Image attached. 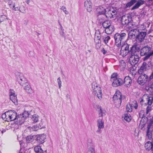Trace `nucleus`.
I'll list each match as a JSON object with an SVG mask.
<instances>
[{
    "instance_id": "33",
    "label": "nucleus",
    "mask_w": 153,
    "mask_h": 153,
    "mask_svg": "<svg viewBox=\"0 0 153 153\" xmlns=\"http://www.w3.org/2000/svg\"><path fill=\"white\" fill-rule=\"evenodd\" d=\"M22 86L24 87V89L27 92L30 93L31 91V87L28 82L26 83L24 86Z\"/></svg>"
},
{
    "instance_id": "21",
    "label": "nucleus",
    "mask_w": 153,
    "mask_h": 153,
    "mask_svg": "<svg viewBox=\"0 0 153 153\" xmlns=\"http://www.w3.org/2000/svg\"><path fill=\"white\" fill-rule=\"evenodd\" d=\"M148 119V118L145 116L144 114L143 115V116L142 117V119L140 120L139 124V127L141 129H142L145 126L147 122Z\"/></svg>"
},
{
    "instance_id": "62",
    "label": "nucleus",
    "mask_w": 153,
    "mask_h": 153,
    "mask_svg": "<svg viewBox=\"0 0 153 153\" xmlns=\"http://www.w3.org/2000/svg\"><path fill=\"white\" fill-rule=\"evenodd\" d=\"M149 24H150V23H149V22H148L147 23H146V24H145V26H146L147 25V27H149Z\"/></svg>"
},
{
    "instance_id": "41",
    "label": "nucleus",
    "mask_w": 153,
    "mask_h": 153,
    "mask_svg": "<svg viewBox=\"0 0 153 153\" xmlns=\"http://www.w3.org/2000/svg\"><path fill=\"white\" fill-rule=\"evenodd\" d=\"M33 138V136H27L26 138V141L27 143H30L32 141Z\"/></svg>"
},
{
    "instance_id": "37",
    "label": "nucleus",
    "mask_w": 153,
    "mask_h": 153,
    "mask_svg": "<svg viewBox=\"0 0 153 153\" xmlns=\"http://www.w3.org/2000/svg\"><path fill=\"white\" fill-rule=\"evenodd\" d=\"M6 3H8V4L10 8H13L14 7L15 3L13 2V1L11 0H7L6 2Z\"/></svg>"
},
{
    "instance_id": "9",
    "label": "nucleus",
    "mask_w": 153,
    "mask_h": 153,
    "mask_svg": "<svg viewBox=\"0 0 153 153\" xmlns=\"http://www.w3.org/2000/svg\"><path fill=\"white\" fill-rule=\"evenodd\" d=\"M139 74L140 75L138 78L137 82L140 85H143L148 81V76L145 74Z\"/></svg>"
},
{
    "instance_id": "53",
    "label": "nucleus",
    "mask_w": 153,
    "mask_h": 153,
    "mask_svg": "<svg viewBox=\"0 0 153 153\" xmlns=\"http://www.w3.org/2000/svg\"><path fill=\"white\" fill-rule=\"evenodd\" d=\"M101 46V43L96 44V48L97 49L100 48Z\"/></svg>"
},
{
    "instance_id": "35",
    "label": "nucleus",
    "mask_w": 153,
    "mask_h": 153,
    "mask_svg": "<svg viewBox=\"0 0 153 153\" xmlns=\"http://www.w3.org/2000/svg\"><path fill=\"white\" fill-rule=\"evenodd\" d=\"M102 39L105 44L108 43L110 39V37L109 36H102Z\"/></svg>"
},
{
    "instance_id": "11",
    "label": "nucleus",
    "mask_w": 153,
    "mask_h": 153,
    "mask_svg": "<svg viewBox=\"0 0 153 153\" xmlns=\"http://www.w3.org/2000/svg\"><path fill=\"white\" fill-rule=\"evenodd\" d=\"M140 60L139 55H131L130 57L129 62L132 66H135Z\"/></svg>"
},
{
    "instance_id": "5",
    "label": "nucleus",
    "mask_w": 153,
    "mask_h": 153,
    "mask_svg": "<svg viewBox=\"0 0 153 153\" xmlns=\"http://www.w3.org/2000/svg\"><path fill=\"white\" fill-rule=\"evenodd\" d=\"M146 136L148 138L151 139L152 138V132L153 130V116H151L148 118L147 123Z\"/></svg>"
},
{
    "instance_id": "19",
    "label": "nucleus",
    "mask_w": 153,
    "mask_h": 153,
    "mask_svg": "<svg viewBox=\"0 0 153 153\" xmlns=\"http://www.w3.org/2000/svg\"><path fill=\"white\" fill-rule=\"evenodd\" d=\"M151 48L149 46H146L143 47L140 51L141 56H143L146 55L151 50Z\"/></svg>"
},
{
    "instance_id": "15",
    "label": "nucleus",
    "mask_w": 153,
    "mask_h": 153,
    "mask_svg": "<svg viewBox=\"0 0 153 153\" xmlns=\"http://www.w3.org/2000/svg\"><path fill=\"white\" fill-rule=\"evenodd\" d=\"M112 85L114 87H116L122 85L123 84V80L121 78L118 77L113 80Z\"/></svg>"
},
{
    "instance_id": "36",
    "label": "nucleus",
    "mask_w": 153,
    "mask_h": 153,
    "mask_svg": "<svg viewBox=\"0 0 153 153\" xmlns=\"http://www.w3.org/2000/svg\"><path fill=\"white\" fill-rule=\"evenodd\" d=\"M132 105L130 103H128L126 105V110L127 112H131L132 111Z\"/></svg>"
},
{
    "instance_id": "51",
    "label": "nucleus",
    "mask_w": 153,
    "mask_h": 153,
    "mask_svg": "<svg viewBox=\"0 0 153 153\" xmlns=\"http://www.w3.org/2000/svg\"><path fill=\"white\" fill-rule=\"evenodd\" d=\"M66 8L65 7L62 6L61 8V9L62 10L65 12L66 14H67L68 13V12L66 10Z\"/></svg>"
},
{
    "instance_id": "39",
    "label": "nucleus",
    "mask_w": 153,
    "mask_h": 153,
    "mask_svg": "<svg viewBox=\"0 0 153 153\" xmlns=\"http://www.w3.org/2000/svg\"><path fill=\"white\" fill-rule=\"evenodd\" d=\"M135 25L134 22H133V21L131 20V22H129L128 24L126 26H128V28L130 29H132V28L134 27V26Z\"/></svg>"
},
{
    "instance_id": "13",
    "label": "nucleus",
    "mask_w": 153,
    "mask_h": 153,
    "mask_svg": "<svg viewBox=\"0 0 153 153\" xmlns=\"http://www.w3.org/2000/svg\"><path fill=\"white\" fill-rule=\"evenodd\" d=\"M131 17L130 16L123 15L122 16L121 19V22L122 25L127 26L129 22L131 21Z\"/></svg>"
},
{
    "instance_id": "58",
    "label": "nucleus",
    "mask_w": 153,
    "mask_h": 153,
    "mask_svg": "<svg viewBox=\"0 0 153 153\" xmlns=\"http://www.w3.org/2000/svg\"><path fill=\"white\" fill-rule=\"evenodd\" d=\"M59 22V25H60V27L61 30H63V27H62V25H61V24H60V22Z\"/></svg>"
},
{
    "instance_id": "1",
    "label": "nucleus",
    "mask_w": 153,
    "mask_h": 153,
    "mask_svg": "<svg viewBox=\"0 0 153 153\" xmlns=\"http://www.w3.org/2000/svg\"><path fill=\"white\" fill-rule=\"evenodd\" d=\"M147 34V33L139 29L131 30L128 33V37L130 39H135L137 42L140 43L143 41Z\"/></svg>"
},
{
    "instance_id": "44",
    "label": "nucleus",
    "mask_w": 153,
    "mask_h": 153,
    "mask_svg": "<svg viewBox=\"0 0 153 153\" xmlns=\"http://www.w3.org/2000/svg\"><path fill=\"white\" fill-rule=\"evenodd\" d=\"M87 153H95L94 148L90 147L89 148Z\"/></svg>"
},
{
    "instance_id": "3",
    "label": "nucleus",
    "mask_w": 153,
    "mask_h": 153,
    "mask_svg": "<svg viewBox=\"0 0 153 153\" xmlns=\"http://www.w3.org/2000/svg\"><path fill=\"white\" fill-rule=\"evenodd\" d=\"M16 112L13 110H10L6 111L2 115V118L7 122L16 120L17 117Z\"/></svg>"
},
{
    "instance_id": "42",
    "label": "nucleus",
    "mask_w": 153,
    "mask_h": 153,
    "mask_svg": "<svg viewBox=\"0 0 153 153\" xmlns=\"http://www.w3.org/2000/svg\"><path fill=\"white\" fill-rule=\"evenodd\" d=\"M45 127L44 125H43L42 122V121H41L40 123L39 124L38 126V128H36V129L35 130V131H36L37 130H38L39 128V129H42V128H44Z\"/></svg>"
},
{
    "instance_id": "61",
    "label": "nucleus",
    "mask_w": 153,
    "mask_h": 153,
    "mask_svg": "<svg viewBox=\"0 0 153 153\" xmlns=\"http://www.w3.org/2000/svg\"><path fill=\"white\" fill-rule=\"evenodd\" d=\"M6 131V130L5 129H3L2 130H1V131L0 132H1V134H3L4 132H5Z\"/></svg>"
},
{
    "instance_id": "18",
    "label": "nucleus",
    "mask_w": 153,
    "mask_h": 153,
    "mask_svg": "<svg viewBox=\"0 0 153 153\" xmlns=\"http://www.w3.org/2000/svg\"><path fill=\"white\" fill-rule=\"evenodd\" d=\"M10 99L15 104H17V100L16 95L13 90H10Z\"/></svg>"
},
{
    "instance_id": "4",
    "label": "nucleus",
    "mask_w": 153,
    "mask_h": 153,
    "mask_svg": "<svg viewBox=\"0 0 153 153\" xmlns=\"http://www.w3.org/2000/svg\"><path fill=\"white\" fill-rule=\"evenodd\" d=\"M127 34L125 33H117L114 36L116 45L119 47L121 44H123L125 41L127 37Z\"/></svg>"
},
{
    "instance_id": "2",
    "label": "nucleus",
    "mask_w": 153,
    "mask_h": 153,
    "mask_svg": "<svg viewBox=\"0 0 153 153\" xmlns=\"http://www.w3.org/2000/svg\"><path fill=\"white\" fill-rule=\"evenodd\" d=\"M140 102L143 105H149L146 109V114H147L151 110V107L149 105H153V96L149 97L148 94H146L142 97Z\"/></svg>"
},
{
    "instance_id": "29",
    "label": "nucleus",
    "mask_w": 153,
    "mask_h": 153,
    "mask_svg": "<svg viewBox=\"0 0 153 153\" xmlns=\"http://www.w3.org/2000/svg\"><path fill=\"white\" fill-rule=\"evenodd\" d=\"M145 147L146 150L148 151L152 150L153 148L152 143H151V142L148 141L145 143Z\"/></svg>"
},
{
    "instance_id": "40",
    "label": "nucleus",
    "mask_w": 153,
    "mask_h": 153,
    "mask_svg": "<svg viewBox=\"0 0 153 153\" xmlns=\"http://www.w3.org/2000/svg\"><path fill=\"white\" fill-rule=\"evenodd\" d=\"M8 19L7 17L5 15H2L0 16V22L5 21L6 20Z\"/></svg>"
},
{
    "instance_id": "30",
    "label": "nucleus",
    "mask_w": 153,
    "mask_h": 153,
    "mask_svg": "<svg viewBox=\"0 0 153 153\" xmlns=\"http://www.w3.org/2000/svg\"><path fill=\"white\" fill-rule=\"evenodd\" d=\"M97 109L99 117H102L105 115V110H102L101 107H98Z\"/></svg>"
},
{
    "instance_id": "20",
    "label": "nucleus",
    "mask_w": 153,
    "mask_h": 153,
    "mask_svg": "<svg viewBox=\"0 0 153 153\" xmlns=\"http://www.w3.org/2000/svg\"><path fill=\"white\" fill-rule=\"evenodd\" d=\"M85 7L86 8L87 11L90 12L92 10V4L90 0H86L84 2Z\"/></svg>"
},
{
    "instance_id": "45",
    "label": "nucleus",
    "mask_w": 153,
    "mask_h": 153,
    "mask_svg": "<svg viewBox=\"0 0 153 153\" xmlns=\"http://www.w3.org/2000/svg\"><path fill=\"white\" fill-rule=\"evenodd\" d=\"M22 115L24 116L25 118L26 119L27 117H28L29 115V113L28 111H25L22 114Z\"/></svg>"
},
{
    "instance_id": "25",
    "label": "nucleus",
    "mask_w": 153,
    "mask_h": 153,
    "mask_svg": "<svg viewBox=\"0 0 153 153\" xmlns=\"http://www.w3.org/2000/svg\"><path fill=\"white\" fill-rule=\"evenodd\" d=\"M145 89L148 92H153V83L152 82H149L145 87Z\"/></svg>"
},
{
    "instance_id": "16",
    "label": "nucleus",
    "mask_w": 153,
    "mask_h": 153,
    "mask_svg": "<svg viewBox=\"0 0 153 153\" xmlns=\"http://www.w3.org/2000/svg\"><path fill=\"white\" fill-rule=\"evenodd\" d=\"M46 136L44 134L38 135L36 136V140L38 144H40L44 143V140Z\"/></svg>"
},
{
    "instance_id": "22",
    "label": "nucleus",
    "mask_w": 153,
    "mask_h": 153,
    "mask_svg": "<svg viewBox=\"0 0 153 153\" xmlns=\"http://www.w3.org/2000/svg\"><path fill=\"white\" fill-rule=\"evenodd\" d=\"M148 65L147 64L146 62H143L140 68L138 70V73L139 74H144V73L146 71L147 69Z\"/></svg>"
},
{
    "instance_id": "10",
    "label": "nucleus",
    "mask_w": 153,
    "mask_h": 153,
    "mask_svg": "<svg viewBox=\"0 0 153 153\" xmlns=\"http://www.w3.org/2000/svg\"><path fill=\"white\" fill-rule=\"evenodd\" d=\"M117 11L113 9H106V11L104 15L107 18H114L116 16Z\"/></svg>"
},
{
    "instance_id": "32",
    "label": "nucleus",
    "mask_w": 153,
    "mask_h": 153,
    "mask_svg": "<svg viewBox=\"0 0 153 153\" xmlns=\"http://www.w3.org/2000/svg\"><path fill=\"white\" fill-rule=\"evenodd\" d=\"M30 118L33 121V123H36L39 120V117L38 115L34 114L32 115Z\"/></svg>"
},
{
    "instance_id": "38",
    "label": "nucleus",
    "mask_w": 153,
    "mask_h": 153,
    "mask_svg": "<svg viewBox=\"0 0 153 153\" xmlns=\"http://www.w3.org/2000/svg\"><path fill=\"white\" fill-rule=\"evenodd\" d=\"M124 119L128 122H130L131 120V117L129 114H125L124 115Z\"/></svg>"
},
{
    "instance_id": "28",
    "label": "nucleus",
    "mask_w": 153,
    "mask_h": 153,
    "mask_svg": "<svg viewBox=\"0 0 153 153\" xmlns=\"http://www.w3.org/2000/svg\"><path fill=\"white\" fill-rule=\"evenodd\" d=\"M97 13L99 15H105L106 9L102 6H99L97 10Z\"/></svg>"
},
{
    "instance_id": "47",
    "label": "nucleus",
    "mask_w": 153,
    "mask_h": 153,
    "mask_svg": "<svg viewBox=\"0 0 153 153\" xmlns=\"http://www.w3.org/2000/svg\"><path fill=\"white\" fill-rule=\"evenodd\" d=\"M19 11L21 13H26V9L25 7L24 6H22V8L21 9L19 10Z\"/></svg>"
},
{
    "instance_id": "43",
    "label": "nucleus",
    "mask_w": 153,
    "mask_h": 153,
    "mask_svg": "<svg viewBox=\"0 0 153 153\" xmlns=\"http://www.w3.org/2000/svg\"><path fill=\"white\" fill-rule=\"evenodd\" d=\"M118 77L117 74V73H114L111 76V80L113 81V79H115Z\"/></svg>"
},
{
    "instance_id": "48",
    "label": "nucleus",
    "mask_w": 153,
    "mask_h": 153,
    "mask_svg": "<svg viewBox=\"0 0 153 153\" xmlns=\"http://www.w3.org/2000/svg\"><path fill=\"white\" fill-rule=\"evenodd\" d=\"M58 83V84L59 86V88L60 89L61 88V87L62 86V82L60 78L59 77L57 79Z\"/></svg>"
},
{
    "instance_id": "49",
    "label": "nucleus",
    "mask_w": 153,
    "mask_h": 153,
    "mask_svg": "<svg viewBox=\"0 0 153 153\" xmlns=\"http://www.w3.org/2000/svg\"><path fill=\"white\" fill-rule=\"evenodd\" d=\"M102 36H101L100 34H97L96 33L95 34V38L100 39L101 38H102Z\"/></svg>"
},
{
    "instance_id": "31",
    "label": "nucleus",
    "mask_w": 153,
    "mask_h": 153,
    "mask_svg": "<svg viewBox=\"0 0 153 153\" xmlns=\"http://www.w3.org/2000/svg\"><path fill=\"white\" fill-rule=\"evenodd\" d=\"M105 30V33L107 34H111L114 31V27L113 25H111L106 28Z\"/></svg>"
},
{
    "instance_id": "57",
    "label": "nucleus",
    "mask_w": 153,
    "mask_h": 153,
    "mask_svg": "<svg viewBox=\"0 0 153 153\" xmlns=\"http://www.w3.org/2000/svg\"><path fill=\"white\" fill-rule=\"evenodd\" d=\"M135 105L134 106V107L135 109H137L138 107V105L136 101H135Z\"/></svg>"
},
{
    "instance_id": "17",
    "label": "nucleus",
    "mask_w": 153,
    "mask_h": 153,
    "mask_svg": "<svg viewBox=\"0 0 153 153\" xmlns=\"http://www.w3.org/2000/svg\"><path fill=\"white\" fill-rule=\"evenodd\" d=\"M22 114L18 115L15 120V123L18 125H21L25 122V118Z\"/></svg>"
},
{
    "instance_id": "50",
    "label": "nucleus",
    "mask_w": 153,
    "mask_h": 153,
    "mask_svg": "<svg viewBox=\"0 0 153 153\" xmlns=\"http://www.w3.org/2000/svg\"><path fill=\"white\" fill-rule=\"evenodd\" d=\"M12 10H13L15 11H18L20 9V7H15V6L13 8H10Z\"/></svg>"
},
{
    "instance_id": "34",
    "label": "nucleus",
    "mask_w": 153,
    "mask_h": 153,
    "mask_svg": "<svg viewBox=\"0 0 153 153\" xmlns=\"http://www.w3.org/2000/svg\"><path fill=\"white\" fill-rule=\"evenodd\" d=\"M34 150L36 153H43V151L40 146H37L34 148Z\"/></svg>"
},
{
    "instance_id": "63",
    "label": "nucleus",
    "mask_w": 153,
    "mask_h": 153,
    "mask_svg": "<svg viewBox=\"0 0 153 153\" xmlns=\"http://www.w3.org/2000/svg\"><path fill=\"white\" fill-rule=\"evenodd\" d=\"M30 2V0H26V3L27 4H29V3Z\"/></svg>"
},
{
    "instance_id": "7",
    "label": "nucleus",
    "mask_w": 153,
    "mask_h": 153,
    "mask_svg": "<svg viewBox=\"0 0 153 153\" xmlns=\"http://www.w3.org/2000/svg\"><path fill=\"white\" fill-rule=\"evenodd\" d=\"M137 0H131L130 2H128L126 4L125 6V8L130 7L137 2L131 9V10H133L135 9L138 8L140 6L143 4L145 2L143 0H140L138 1L137 2Z\"/></svg>"
},
{
    "instance_id": "59",
    "label": "nucleus",
    "mask_w": 153,
    "mask_h": 153,
    "mask_svg": "<svg viewBox=\"0 0 153 153\" xmlns=\"http://www.w3.org/2000/svg\"><path fill=\"white\" fill-rule=\"evenodd\" d=\"M102 52L104 54H105L106 53L107 51H106L104 49H103L102 50Z\"/></svg>"
},
{
    "instance_id": "46",
    "label": "nucleus",
    "mask_w": 153,
    "mask_h": 153,
    "mask_svg": "<svg viewBox=\"0 0 153 153\" xmlns=\"http://www.w3.org/2000/svg\"><path fill=\"white\" fill-rule=\"evenodd\" d=\"M151 56H152V55L149 53H148L147 54H146V55H145V56L143 58V60L145 61V60H147Z\"/></svg>"
},
{
    "instance_id": "24",
    "label": "nucleus",
    "mask_w": 153,
    "mask_h": 153,
    "mask_svg": "<svg viewBox=\"0 0 153 153\" xmlns=\"http://www.w3.org/2000/svg\"><path fill=\"white\" fill-rule=\"evenodd\" d=\"M130 45L127 43L124 44L121 48V50L124 51V52H125V55H126L129 53V47Z\"/></svg>"
},
{
    "instance_id": "64",
    "label": "nucleus",
    "mask_w": 153,
    "mask_h": 153,
    "mask_svg": "<svg viewBox=\"0 0 153 153\" xmlns=\"http://www.w3.org/2000/svg\"><path fill=\"white\" fill-rule=\"evenodd\" d=\"M152 30H150L147 32L148 34H149L152 32Z\"/></svg>"
},
{
    "instance_id": "52",
    "label": "nucleus",
    "mask_w": 153,
    "mask_h": 153,
    "mask_svg": "<svg viewBox=\"0 0 153 153\" xmlns=\"http://www.w3.org/2000/svg\"><path fill=\"white\" fill-rule=\"evenodd\" d=\"M94 40L96 44L101 43V41L100 40V39L94 38Z\"/></svg>"
},
{
    "instance_id": "56",
    "label": "nucleus",
    "mask_w": 153,
    "mask_h": 153,
    "mask_svg": "<svg viewBox=\"0 0 153 153\" xmlns=\"http://www.w3.org/2000/svg\"><path fill=\"white\" fill-rule=\"evenodd\" d=\"M64 29H63V30H61V35L62 36L64 37L65 38V34L64 32Z\"/></svg>"
},
{
    "instance_id": "23",
    "label": "nucleus",
    "mask_w": 153,
    "mask_h": 153,
    "mask_svg": "<svg viewBox=\"0 0 153 153\" xmlns=\"http://www.w3.org/2000/svg\"><path fill=\"white\" fill-rule=\"evenodd\" d=\"M132 81L131 78L129 76H126L124 81H123V83L125 84V85L127 87L130 86L132 83Z\"/></svg>"
},
{
    "instance_id": "6",
    "label": "nucleus",
    "mask_w": 153,
    "mask_h": 153,
    "mask_svg": "<svg viewBox=\"0 0 153 153\" xmlns=\"http://www.w3.org/2000/svg\"><path fill=\"white\" fill-rule=\"evenodd\" d=\"M125 97L124 96H122L121 93L119 91H116L113 96V99L115 105L120 106L121 105L122 100L124 99Z\"/></svg>"
},
{
    "instance_id": "26",
    "label": "nucleus",
    "mask_w": 153,
    "mask_h": 153,
    "mask_svg": "<svg viewBox=\"0 0 153 153\" xmlns=\"http://www.w3.org/2000/svg\"><path fill=\"white\" fill-rule=\"evenodd\" d=\"M102 22L103 27L105 29L111 25V21L109 20L105 21L103 22Z\"/></svg>"
},
{
    "instance_id": "12",
    "label": "nucleus",
    "mask_w": 153,
    "mask_h": 153,
    "mask_svg": "<svg viewBox=\"0 0 153 153\" xmlns=\"http://www.w3.org/2000/svg\"><path fill=\"white\" fill-rule=\"evenodd\" d=\"M140 48L137 45L132 46L129 50V53L131 55H139V54Z\"/></svg>"
},
{
    "instance_id": "27",
    "label": "nucleus",
    "mask_w": 153,
    "mask_h": 153,
    "mask_svg": "<svg viewBox=\"0 0 153 153\" xmlns=\"http://www.w3.org/2000/svg\"><path fill=\"white\" fill-rule=\"evenodd\" d=\"M97 126L98 127L103 128L104 127V122L102 118H99L97 120Z\"/></svg>"
},
{
    "instance_id": "54",
    "label": "nucleus",
    "mask_w": 153,
    "mask_h": 153,
    "mask_svg": "<svg viewBox=\"0 0 153 153\" xmlns=\"http://www.w3.org/2000/svg\"><path fill=\"white\" fill-rule=\"evenodd\" d=\"M153 0H148L147 1V3L148 5H152L153 3Z\"/></svg>"
},
{
    "instance_id": "14",
    "label": "nucleus",
    "mask_w": 153,
    "mask_h": 153,
    "mask_svg": "<svg viewBox=\"0 0 153 153\" xmlns=\"http://www.w3.org/2000/svg\"><path fill=\"white\" fill-rule=\"evenodd\" d=\"M17 81L22 86H24L26 83H28L27 80L24 76L23 74H20L17 77Z\"/></svg>"
},
{
    "instance_id": "55",
    "label": "nucleus",
    "mask_w": 153,
    "mask_h": 153,
    "mask_svg": "<svg viewBox=\"0 0 153 153\" xmlns=\"http://www.w3.org/2000/svg\"><path fill=\"white\" fill-rule=\"evenodd\" d=\"M103 128L100 127H98V129L96 131V132L99 134H100L101 133V129Z\"/></svg>"
},
{
    "instance_id": "8",
    "label": "nucleus",
    "mask_w": 153,
    "mask_h": 153,
    "mask_svg": "<svg viewBox=\"0 0 153 153\" xmlns=\"http://www.w3.org/2000/svg\"><path fill=\"white\" fill-rule=\"evenodd\" d=\"M92 88L94 90V94L97 95L99 99H101L102 95L101 88L96 83L93 84Z\"/></svg>"
},
{
    "instance_id": "60",
    "label": "nucleus",
    "mask_w": 153,
    "mask_h": 153,
    "mask_svg": "<svg viewBox=\"0 0 153 153\" xmlns=\"http://www.w3.org/2000/svg\"><path fill=\"white\" fill-rule=\"evenodd\" d=\"M153 72L152 73V74L150 75V79H153Z\"/></svg>"
}]
</instances>
